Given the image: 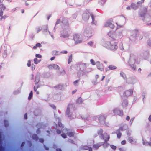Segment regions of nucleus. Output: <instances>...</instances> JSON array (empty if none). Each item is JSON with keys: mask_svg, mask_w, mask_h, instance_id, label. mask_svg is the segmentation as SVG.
I'll return each mask as SVG.
<instances>
[{"mask_svg": "<svg viewBox=\"0 0 151 151\" xmlns=\"http://www.w3.org/2000/svg\"><path fill=\"white\" fill-rule=\"evenodd\" d=\"M136 57L133 54H131L130 55L129 59L128 62V65L129 66L131 69L133 71L136 70V66L135 65V63L139 64V62L136 60Z\"/></svg>", "mask_w": 151, "mask_h": 151, "instance_id": "nucleus-1", "label": "nucleus"}, {"mask_svg": "<svg viewBox=\"0 0 151 151\" xmlns=\"http://www.w3.org/2000/svg\"><path fill=\"white\" fill-rule=\"evenodd\" d=\"M147 9L144 8L141 12H139L138 15L139 17H141L142 20L145 22H147L151 21V16L147 14Z\"/></svg>", "mask_w": 151, "mask_h": 151, "instance_id": "nucleus-2", "label": "nucleus"}, {"mask_svg": "<svg viewBox=\"0 0 151 151\" xmlns=\"http://www.w3.org/2000/svg\"><path fill=\"white\" fill-rule=\"evenodd\" d=\"M76 68V70L78 71L77 75L79 77L86 75V73L88 72L87 71L85 70L86 68V64L81 63L77 64Z\"/></svg>", "mask_w": 151, "mask_h": 151, "instance_id": "nucleus-3", "label": "nucleus"}, {"mask_svg": "<svg viewBox=\"0 0 151 151\" xmlns=\"http://www.w3.org/2000/svg\"><path fill=\"white\" fill-rule=\"evenodd\" d=\"M88 12V13L87 12L84 13L82 14V17L83 19L85 21H87L89 18L90 14L92 19V24L96 25V21H95V17L94 16L92 13H90Z\"/></svg>", "mask_w": 151, "mask_h": 151, "instance_id": "nucleus-4", "label": "nucleus"}, {"mask_svg": "<svg viewBox=\"0 0 151 151\" xmlns=\"http://www.w3.org/2000/svg\"><path fill=\"white\" fill-rule=\"evenodd\" d=\"M101 139L104 140V142L105 143V144H106V146L108 145V143L107 142L109 140L110 137L109 135H108L106 133H104L102 135H101Z\"/></svg>", "mask_w": 151, "mask_h": 151, "instance_id": "nucleus-5", "label": "nucleus"}, {"mask_svg": "<svg viewBox=\"0 0 151 151\" xmlns=\"http://www.w3.org/2000/svg\"><path fill=\"white\" fill-rule=\"evenodd\" d=\"M73 37L76 44L80 43L82 42L80 38V35L79 34H75L73 35Z\"/></svg>", "mask_w": 151, "mask_h": 151, "instance_id": "nucleus-6", "label": "nucleus"}, {"mask_svg": "<svg viewBox=\"0 0 151 151\" xmlns=\"http://www.w3.org/2000/svg\"><path fill=\"white\" fill-rule=\"evenodd\" d=\"M113 112L116 115L122 116L123 115V112L122 110H120L119 108H115L113 110Z\"/></svg>", "mask_w": 151, "mask_h": 151, "instance_id": "nucleus-7", "label": "nucleus"}, {"mask_svg": "<svg viewBox=\"0 0 151 151\" xmlns=\"http://www.w3.org/2000/svg\"><path fill=\"white\" fill-rule=\"evenodd\" d=\"M72 106L71 104H69L66 111V115L68 116V117L69 119H70L71 118L72 115V113L70 112V108H71Z\"/></svg>", "mask_w": 151, "mask_h": 151, "instance_id": "nucleus-8", "label": "nucleus"}, {"mask_svg": "<svg viewBox=\"0 0 151 151\" xmlns=\"http://www.w3.org/2000/svg\"><path fill=\"white\" fill-rule=\"evenodd\" d=\"M142 2L140 1H138L137 4L134 3H132L131 7L132 9L134 10H136L137 9L138 7L142 6Z\"/></svg>", "mask_w": 151, "mask_h": 151, "instance_id": "nucleus-9", "label": "nucleus"}, {"mask_svg": "<svg viewBox=\"0 0 151 151\" xmlns=\"http://www.w3.org/2000/svg\"><path fill=\"white\" fill-rule=\"evenodd\" d=\"M92 31L89 28H87L84 31V35L87 37H90L92 36Z\"/></svg>", "mask_w": 151, "mask_h": 151, "instance_id": "nucleus-10", "label": "nucleus"}, {"mask_svg": "<svg viewBox=\"0 0 151 151\" xmlns=\"http://www.w3.org/2000/svg\"><path fill=\"white\" fill-rule=\"evenodd\" d=\"M136 81V79L135 77H131L128 78L126 81L127 83L134 84L135 83Z\"/></svg>", "mask_w": 151, "mask_h": 151, "instance_id": "nucleus-11", "label": "nucleus"}, {"mask_svg": "<svg viewBox=\"0 0 151 151\" xmlns=\"http://www.w3.org/2000/svg\"><path fill=\"white\" fill-rule=\"evenodd\" d=\"M112 21V19H111L110 20L107 21L105 24L104 27H109L112 29H113L114 27V25L111 22Z\"/></svg>", "mask_w": 151, "mask_h": 151, "instance_id": "nucleus-12", "label": "nucleus"}, {"mask_svg": "<svg viewBox=\"0 0 151 151\" xmlns=\"http://www.w3.org/2000/svg\"><path fill=\"white\" fill-rule=\"evenodd\" d=\"M69 36L68 32L67 31L63 30L60 32V37H62L64 38H66Z\"/></svg>", "mask_w": 151, "mask_h": 151, "instance_id": "nucleus-13", "label": "nucleus"}, {"mask_svg": "<svg viewBox=\"0 0 151 151\" xmlns=\"http://www.w3.org/2000/svg\"><path fill=\"white\" fill-rule=\"evenodd\" d=\"M106 116L102 115L99 118V120L101 124L103 125L105 123V121Z\"/></svg>", "mask_w": 151, "mask_h": 151, "instance_id": "nucleus-14", "label": "nucleus"}, {"mask_svg": "<svg viewBox=\"0 0 151 151\" xmlns=\"http://www.w3.org/2000/svg\"><path fill=\"white\" fill-rule=\"evenodd\" d=\"M117 44L116 42H115L114 44H111L109 49L112 51H116L118 48Z\"/></svg>", "mask_w": 151, "mask_h": 151, "instance_id": "nucleus-15", "label": "nucleus"}, {"mask_svg": "<svg viewBox=\"0 0 151 151\" xmlns=\"http://www.w3.org/2000/svg\"><path fill=\"white\" fill-rule=\"evenodd\" d=\"M96 65L98 69L101 71H102L103 70V66L102 63H100L99 61H98L96 62Z\"/></svg>", "mask_w": 151, "mask_h": 151, "instance_id": "nucleus-16", "label": "nucleus"}, {"mask_svg": "<svg viewBox=\"0 0 151 151\" xmlns=\"http://www.w3.org/2000/svg\"><path fill=\"white\" fill-rule=\"evenodd\" d=\"M48 68L49 69H54L56 70H58L60 68L59 66L56 64H53L50 65L48 66Z\"/></svg>", "mask_w": 151, "mask_h": 151, "instance_id": "nucleus-17", "label": "nucleus"}, {"mask_svg": "<svg viewBox=\"0 0 151 151\" xmlns=\"http://www.w3.org/2000/svg\"><path fill=\"white\" fill-rule=\"evenodd\" d=\"M133 93V91L131 89L130 90H127L124 92V96H129L132 95Z\"/></svg>", "mask_w": 151, "mask_h": 151, "instance_id": "nucleus-18", "label": "nucleus"}, {"mask_svg": "<svg viewBox=\"0 0 151 151\" xmlns=\"http://www.w3.org/2000/svg\"><path fill=\"white\" fill-rule=\"evenodd\" d=\"M37 127L40 128H44L46 127V125L43 122H39L36 125Z\"/></svg>", "mask_w": 151, "mask_h": 151, "instance_id": "nucleus-19", "label": "nucleus"}, {"mask_svg": "<svg viewBox=\"0 0 151 151\" xmlns=\"http://www.w3.org/2000/svg\"><path fill=\"white\" fill-rule=\"evenodd\" d=\"M149 56V51L148 50L144 52L143 57L145 60H147Z\"/></svg>", "mask_w": 151, "mask_h": 151, "instance_id": "nucleus-20", "label": "nucleus"}, {"mask_svg": "<svg viewBox=\"0 0 151 151\" xmlns=\"http://www.w3.org/2000/svg\"><path fill=\"white\" fill-rule=\"evenodd\" d=\"M104 143L105 142H100L99 143L94 144L93 146V148L95 149H97L100 147L101 146L103 145H104Z\"/></svg>", "mask_w": 151, "mask_h": 151, "instance_id": "nucleus-21", "label": "nucleus"}, {"mask_svg": "<svg viewBox=\"0 0 151 151\" xmlns=\"http://www.w3.org/2000/svg\"><path fill=\"white\" fill-rule=\"evenodd\" d=\"M40 73H38L36 75L35 80V84L38 83L40 81Z\"/></svg>", "mask_w": 151, "mask_h": 151, "instance_id": "nucleus-22", "label": "nucleus"}, {"mask_svg": "<svg viewBox=\"0 0 151 151\" xmlns=\"http://www.w3.org/2000/svg\"><path fill=\"white\" fill-rule=\"evenodd\" d=\"M121 36H119L118 35L116 34L115 33H114L113 35V37H112V38L115 41H117L119 39L121 38Z\"/></svg>", "mask_w": 151, "mask_h": 151, "instance_id": "nucleus-23", "label": "nucleus"}, {"mask_svg": "<svg viewBox=\"0 0 151 151\" xmlns=\"http://www.w3.org/2000/svg\"><path fill=\"white\" fill-rule=\"evenodd\" d=\"M111 43L109 41H105L103 44V45L106 48L109 49Z\"/></svg>", "mask_w": 151, "mask_h": 151, "instance_id": "nucleus-24", "label": "nucleus"}, {"mask_svg": "<svg viewBox=\"0 0 151 151\" xmlns=\"http://www.w3.org/2000/svg\"><path fill=\"white\" fill-rule=\"evenodd\" d=\"M128 141L132 144H134L136 142V140L131 137L128 138Z\"/></svg>", "mask_w": 151, "mask_h": 151, "instance_id": "nucleus-25", "label": "nucleus"}, {"mask_svg": "<svg viewBox=\"0 0 151 151\" xmlns=\"http://www.w3.org/2000/svg\"><path fill=\"white\" fill-rule=\"evenodd\" d=\"M128 103L126 100H124L122 102V105L123 108L126 107L128 105Z\"/></svg>", "mask_w": 151, "mask_h": 151, "instance_id": "nucleus-26", "label": "nucleus"}, {"mask_svg": "<svg viewBox=\"0 0 151 151\" xmlns=\"http://www.w3.org/2000/svg\"><path fill=\"white\" fill-rule=\"evenodd\" d=\"M64 86L63 84H59L57 86H55V88L56 89L62 90Z\"/></svg>", "mask_w": 151, "mask_h": 151, "instance_id": "nucleus-27", "label": "nucleus"}, {"mask_svg": "<svg viewBox=\"0 0 151 151\" xmlns=\"http://www.w3.org/2000/svg\"><path fill=\"white\" fill-rule=\"evenodd\" d=\"M120 130H119V129H117L116 132H113L112 133H116V134L117 135V137L118 138H120L121 135H122V133L120 132Z\"/></svg>", "mask_w": 151, "mask_h": 151, "instance_id": "nucleus-28", "label": "nucleus"}, {"mask_svg": "<svg viewBox=\"0 0 151 151\" xmlns=\"http://www.w3.org/2000/svg\"><path fill=\"white\" fill-rule=\"evenodd\" d=\"M133 35H131L130 37V39L133 38L135 39L137 36V32L136 31H134L132 32Z\"/></svg>", "mask_w": 151, "mask_h": 151, "instance_id": "nucleus-29", "label": "nucleus"}, {"mask_svg": "<svg viewBox=\"0 0 151 151\" xmlns=\"http://www.w3.org/2000/svg\"><path fill=\"white\" fill-rule=\"evenodd\" d=\"M127 126L126 124H125L123 125L122 126L120 127L119 129L120 131H123L127 129Z\"/></svg>", "mask_w": 151, "mask_h": 151, "instance_id": "nucleus-30", "label": "nucleus"}, {"mask_svg": "<svg viewBox=\"0 0 151 151\" xmlns=\"http://www.w3.org/2000/svg\"><path fill=\"white\" fill-rule=\"evenodd\" d=\"M62 23L65 25H67L68 24L67 19L65 18H63Z\"/></svg>", "mask_w": 151, "mask_h": 151, "instance_id": "nucleus-31", "label": "nucleus"}, {"mask_svg": "<svg viewBox=\"0 0 151 151\" xmlns=\"http://www.w3.org/2000/svg\"><path fill=\"white\" fill-rule=\"evenodd\" d=\"M142 141H143V144L144 145L146 146L149 145L151 146V142H147L146 141H144L143 139H142Z\"/></svg>", "mask_w": 151, "mask_h": 151, "instance_id": "nucleus-32", "label": "nucleus"}, {"mask_svg": "<svg viewBox=\"0 0 151 151\" xmlns=\"http://www.w3.org/2000/svg\"><path fill=\"white\" fill-rule=\"evenodd\" d=\"M32 138L33 139L37 141L39 139V137L37 134H34L32 136Z\"/></svg>", "mask_w": 151, "mask_h": 151, "instance_id": "nucleus-33", "label": "nucleus"}, {"mask_svg": "<svg viewBox=\"0 0 151 151\" xmlns=\"http://www.w3.org/2000/svg\"><path fill=\"white\" fill-rule=\"evenodd\" d=\"M103 130L102 129H100L97 131V134L99 135V137L100 139L101 138V136L103 135Z\"/></svg>", "mask_w": 151, "mask_h": 151, "instance_id": "nucleus-34", "label": "nucleus"}, {"mask_svg": "<svg viewBox=\"0 0 151 151\" xmlns=\"http://www.w3.org/2000/svg\"><path fill=\"white\" fill-rule=\"evenodd\" d=\"M120 75L126 81L127 79L126 74L123 72H121L120 73Z\"/></svg>", "mask_w": 151, "mask_h": 151, "instance_id": "nucleus-35", "label": "nucleus"}, {"mask_svg": "<svg viewBox=\"0 0 151 151\" xmlns=\"http://www.w3.org/2000/svg\"><path fill=\"white\" fill-rule=\"evenodd\" d=\"M108 68L109 69V70H110L115 69L117 68V67L114 65H111L108 66Z\"/></svg>", "mask_w": 151, "mask_h": 151, "instance_id": "nucleus-36", "label": "nucleus"}, {"mask_svg": "<svg viewBox=\"0 0 151 151\" xmlns=\"http://www.w3.org/2000/svg\"><path fill=\"white\" fill-rule=\"evenodd\" d=\"M76 102L77 104H82L83 102L82 99L81 97H79L76 100Z\"/></svg>", "mask_w": 151, "mask_h": 151, "instance_id": "nucleus-37", "label": "nucleus"}, {"mask_svg": "<svg viewBox=\"0 0 151 151\" xmlns=\"http://www.w3.org/2000/svg\"><path fill=\"white\" fill-rule=\"evenodd\" d=\"M4 127L7 128L9 126V123L6 120H4Z\"/></svg>", "mask_w": 151, "mask_h": 151, "instance_id": "nucleus-38", "label": "nucleus"}, {"mask_svg": "<svg viewBox=\"0 0 151 151\" xmlns=\"http://www.w3.org/2000/svg\"><path fill=\"white\" fill-rule=\"evenodd\" d=\"M72 54L70 55L68 58V64H69L70 63V62L72 61Z\"/></svg>", "mask_w": 151, "mask_h": 151, "instance_id": "nucleus-39", "label": "nucleus"}, {"mask_svg": "<svg viewBox=\"0 0 151 151\" xmlns=\"http://www.w3.org/2000/svg\"><path fill=\"white\" fill-rule=\"evenodd\" d=\"M6 9V7L3 4H0V9L1 10L4 11Z\"/></svg>", "mask_w": 151, "mask_h": 151, "instance_id": "nucleus-40", "label": "nucleus"}, {"mask_svg": "<svg viewBox=\"0 0 151 151\" xmlns=\"http://www.w3.org/2000/svg\"><path fill=\"white\" fill-rule=\"evenodd\" d=\"M58 52V51L56 50H54L51 53L53 55H59Z\"/></svg>", "mask_w": 151, "mask_h": 151, "instance_id": "nucleus-41", "label": "nucleus"}, {"mask_svg": "<svg viewBox=\"0 0 151 151\" xmlns=\"http://www.w3.org/2000/svg\"><path fill=\"white\" fill-rule=\"evenodd\" d=\"M33 96V92L32 91H31L29 93V95L28 99L29 100H30L32 99V97Z\"/></svg>", "mask_w": 151, "mask_h": 151, "instance_id": "nucleus-42", "label": "nucleus"}, {"mask_svg": "<svg viewBox=\"0 0 151 151\" xmlns=\"http://www.w3.org/2000/svg\"><path fill=\"white\" fill-rule=\"evenodd\" d=\"M68 135L70 137H73L74 136V133L72 132H68Z\"/></svg>", "mask_w": 151, "mask_h": 151, "instance_id": "nucleus-43", "label": "nucleus"}, {"mask_svg": "<svg viewBox=\"0 0 151 151\" xmlns=\"http://www.w3.org/2000/svg\"><path fill=\"white\" fill-rule=\"evenodd\" d=\"M106 0H100L98 3L100 4L103 5L106 2Z\"/></svg>", "mask_w": 151, "mask_h": 151, "instance_id": "nucleus-44", "label": "nucleus"}, {"mask_svg": "<svg viewBox=\"0 0 151 151\" xmlns=\"http://www.w3.org/2000/svg\"><path fill=\"white\" fill-rule=\"evenodd\" d=\"M147 44L149 46L151 47V38H149L148 39Z\"/></svg>", "mask_w": 151, "mask_h": 151, "instance_id": "nucleus-45", "label": "nucleus"}, {"mask_svg": "<svg viewBox=\"0 0 151 151\" xmlns=\"http://www.w3.org/2000/svg\"><path fill=\"white\" fill-rule=\"evenodd\" d=\"M78 14L76 13L72 15V17L73 19H76L77 16Z\"/></svg>", "mask_w": 151, "mask_h": 151, "instance_id": "nucleus-46", "label": "nucleus"}, {"mask_svg": "<svg viewBox=\"0 0 151 151\" xmlns=\"http://www.w3.org/2000/svg\"><path fill=\"white\" fill-rule=\"evenodd\" d=\"M146 92L145 91H143L142 94V97H143L142 100L144 102V99L146 94Z\"/></svg>", "mask_w": 151, "mask_h": 151, "instance_id": "nucleus-47", "label": "nucleus"}, {"mask_svg": "<svg viewBox=\"0 0 151 151\" xmlns=\"http://www.w3.org/2000/svg\"><path fill=\"white\" fill-rule=\"evenodd\" d=\"M132 131L129 129H127V135L130 136L131 135Z\"/></svg>", "mask_w": 151, "mask_h": 151, "instance_id": "nucleus-48", "label": "nucleus"}, {"mask_svg": "<svg viewBox=\"0 0 151 151\" xmlns=\"http://www.w3.org/2000/svg\"><path fill=\"white\" fill-rule=\"evenodd\" d=\"M58 125L60 127L62 128L63 127V124H62L61 122L60 121H58Z\"/></svg>", "mask_w": 151, "mask_h": 151, "instance_id": "nucleus-49", "label": "nucleus"}, {"mask_svg": "<svg viewBox=\"0 0 151 151\" xmlns=\"http://www.w3.org/2000/svg\"><path fill=\"white\" fill-rule=\"evenodd\" d=\"M34 63L35 64H37L40 62V61H38V60L37 58H35L34 60Z\"/></svg>", "mask_w": 151, "mask_h": 151, "instance_id": "nucleus-50", "label": "nucleus"}, {"mask_svg": "<svg viewBox=\"0 0 151 151\" xmlns=\"http://www.w3.org/2000/svg\"><path fill=\"white\" fill-rule=\"evenodd\" d=\"M90 62L93 65H95L96 64V62L95 63L94 60L93 59H91L90 60Z\"/></svg>", "mask_w": 151, "mask_h": 151, "instance_id": "nucleus-51", "label": "nucleus"}, {"mask_svg": "<svg viewBox=\"0 0 151 151\" xmlns=\"http://www.w3.org/2000/svg\"><path fill=\"white\" fill-rule=\"evenodd\" d=\"M20 90L18 89V90H17L16 91H14V92L13 93L14 95H16V94H17L19 93H20Z\"/></svg>", "mask_w": 151, "mask_h": 151, "instance_id": "nucleus-52", "label": "nucleus"}, {"mask_svg": "<svg viewBox=\"0 0 151 151\" xmlns=\"http://www.w3.org/2000/svg\"><path fill=\"white\" fill-rule=\"evenodd\" d=\"M58 73L59 74V75H63L65 74V72L63 69L62 71H60Z\"/></svg>", "mask_w": 151, "mask_h": 151, "instance_id": "nucleus-53", "label": "nucleus"}, {"mask_svg": "<svg viewBox=\"0 0 151 151\" xmlns=\"http://www.w3.org/2000/svg\"><path fill=\"white\" fill-rule=\"evenodd\" d=\"M42 29V27H38L36 28V30L37 33H38Z\"/></svg>", "mask_w": 151, "mask_h": 151, "instance_id": "nucleus-54", "label": "nucleus"}, {"mask_svg": "<svg viewBox=\"0 0 151 151\" xmlns=\"http://www.w3.org/2000/svg\"><path fill=\"white\" fill-rule=\"evenodd\" d=\"M55 129H56V132L58 134H60L61 133V132L60 130L57 129V127H56Z\"/></svg>", "mask_w": 151, "mask_h": 151, "instance_id": "nucleus-55", "label": "nucleus"}, {"mask_svg": "<svg viewBox=\"0 0 151 151\" xmlns=\"http://www.w3.org/2000/svg\"><path fill=\"white\" fill-rule=\"evenodd\" d=\"M119 48L122 50H124L123 44L122 43H121L119 45Z\"/></svg>", "mask_w": 151, "mask_h": 151, "instance_id": "nucleus-56", "label": "nucleus"}, {"mask_svg": "<svg viewBox=\"0 0 151 151\" xmlns=\"http://www.w3.org/2000/svg\"><path fill=\"white\" fill-rule=\"evenodd\" d=\"M79 80H77L76 81H74L73 82V84L75 86H77V84L78 83V82H79Z\"/></svg>", "mask_w": 151, "mask_h": 151, "instance_id": "nucleus-57", "label": "nucleus"}, {"mask_svg": "<svg viewBox=\"0 0 151 151\" xmlns=\"http://www.w3.org/2000/svg\"><path fill=\"white\" fill-rule=\"evenodd\" d=\"M61 136L62 137L64 138H65L67 137V136L65 133H63L62 134H61Z\"/></svg>", "mask_w": 151, "mask_h": 151, "instance_id": "nucleus-58", "label": "nucleus"}, {"mask_svg": "<svg viewBox=\"0 0 151 151\" xmlns=\"http://www.w3.org/2000/svg\"><path fill=\"white\" fill-rule=\"evenodd\" d=\"M41 131L40 130V128H38V129H37L36 131V133L38 134H39L40 133Z\"/></svg>", "mask_w": 151, "mask_h": 151, "instance_id": "nucleus-59", "label": "nucleus"}, {"mask_svg": "<svg viewBox=\"0 0 151 151\" xmlns=\"http://www.w3.org/2000/svg\"><path fill=\"white\" fill-rule=\"evenodd\" d=\"M110 147L111 148L114 150H115L116 148V147L113 145H111Z\"/></svg>", "mask_w": 151, "mask_h": 151, "instance_id": "nucleus-60", "label": "nucleus"}, {"mask_svg": "<svg viewBox=\"0 0 151 151\" xmlns=\"http://www.w3.org/2000/svg\"><path fill=\"white\" fill-rule=\"evenodd\" d=\"M1 18L0 19V20H2V19H6V18H7V16L6 15H4V16H1Z\"/></svg>", "mask_w": 151, "mask_h": 151, "instance_id": "nucleus-61", "label": "nucleus"}, {"mask_svg": "<svg viewBox=\"0 0 151 151\" xmlns=\"http://www.w3.org/2000/svg\"><path fill=\"white\" fill-rule=\"evenodd\" d=\"M50 106L53 109H55L56 107V106H55V105L54 104H51L50 105Z\"/></svg>", "mask_w": 151, "mask_h": 151, "instance_id": "nucleus-62", "label": "nucleus"}, {"mask_svg": "<svg viewBox=\"0 0 151 151\" xmlns=\"http://www.w3.org/2000/svg\"><path fill=\"white\" fill-rule=\"evenodd\" d=\"M93 44V41H90L88 43V44L90 46H92Z\"/></svg>", "mask_w": 151, "mask_h": 151, "instance_id": "nucleus-63", "label": "nucleus"}, {"mask_svg": "<svg viewBox=\"0 0 151 151\" xmlns=\"http://www.w3.org/2000/svg\"><path fill=\"white\" fill-rule=\"evenodd\" d=\"M27 65L29 67L31 66V60H29L28 61Z\"/></svg>", "mask_w": 151, "mask_h": 151, "instance_id": "nucleus-64", "label": "nucleus"}]
</instances>
